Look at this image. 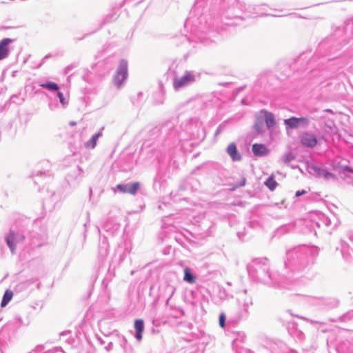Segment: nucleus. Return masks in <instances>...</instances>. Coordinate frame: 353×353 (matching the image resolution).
Wrapping results in <instances>:
<instances>
[{"instance_id": "obj_6", "label": "nucleus", "mask_w": 353, "mask_h": 353, "mask_svg": "<svg viewBox=\"0 0 353 353\" xmlns=\"http://www.w3.org/2000/svg\"><path fill=\"white\" fill-rule=\"evenodd\" d=\"M196 81V76L193 72L186 70L184 74L181 77H174L173 79L174 88H181L188 86Z\"/></svg>"}, {"instance_id": "obj_8", "label": "nucleus", "mask_w": 353, "mask_h": 353, "mask_svg": "<svg viewBox=\"0 0 353 353\" xmlns=\"http://www.w3.org/2000/svg\"><path fill=\"white\" fill-rule=\"evenodd\" d=\"M285 125L290 128H296L300 126H306L309 120L306 117H291L284 120Z\"/></svg>"}, {"instance_id": "obj_4", "label": "nucleus", "mask_w": 353, "mask_h": 353, "mask_svg": "<svg viewBox=\"0 0 353 353\" xmlns=\"http://www.w3.org/2000/svg\"><path fill=\"white\" fill-rule=\"evenodd\" d=\"M77 66V65L76 63H71L64 68L63 74L64 75H68L65 83H63L59 85L57 83L50 81H46L45 82L41 83L39 85L41 86V88H61V87L63 88H68L71 85V80L75 77L74 74H68Z\"/></svg>"}, {"instance_id": "obj_9", "label": "nucleus", "mask_w": 353, "mask_h": 353, "mask_svg": "<svg viewBox=\"0 0 353 353\" xmlns=\"http://www.w3.org/2000/svg\"><path fill=\"white\" fill-rule=\"evenodd\" d=\"M300 141L307 148H314L318 143L316 136L309 132H303L300 137Z\"/></svg>"}, {"instance_id": "obj_22", "label": "nucleus", "mask_w": 353, "mask_h": 353, "mask_svg": "<svg viewBox=\"0 0 353 353\" xmlns=\"http://www.w3.org/2000/svg\"><path fill=\"white\" fill-rule=\"evenodd\" d=\"M105 65L104 61H99L92 65V70L104 69Z\"/></svg>"}, {"instance_id": "obj_23", "label": "nucleus", "mask_w": 353, "mask_h": 353, "mask_svg": "<svg viewBox=\"0 0 353 353\" xmlns=\"http://www.w3.org/2000/svg\"><path fill=\"white\" fill-rule=\"evenodd\" d=\"M219 325L221 327H225V315L224 313H221L219 316Z\"/></svg>"}, {"instance_id": "obj_10", "label": "nucleus", "mask_w": 353, "mask_h": 353, "mask_svg": "<svg viewBox=\"0 0 353 353\" xmlns=\"http://www.w3.org/2000/svg\"><path fill=\"white\" fill-rule=\"evenodd\" d=\"M140 188L139 182H134L132 184H119L117 188L123 194H130L134 195Z\"/></svg>"}, {"instance_id": "obj_38", "label": "nucleus", "mask_w": 353, "mask_h": 353, "mask_svg": "<svg viewBox=\"0 0 353 353\" xmlns=\"http://www.w3.org/2000/svg\"><path fill=\"white\" fill-rule=\"evenodd\" d=\"M128 1V0H124V1H123V3H124L125 1Z\"/></svg>"}, {"instance_id": "obj_26", "label": "nucleus", "mask_w": 353, "mask_h": 353, "mask_svg": "<svg viewBox=\"0 0 353 353\" xmlns=\"http://www.w3.org/2000/svg\"><path fill=\"white\" fill-rule=\"evenodd\" d=\"M58 95H59V99H60V102H61L63 105L65 104V103H66V102H65V99L63 97V94H62V93L59 92V93H58Z\"/></svg>"}, {"instance_id": "obj_29", "label": "nucleus", "mask_w": 353, "mask_h": 353, "mask_svg": "<svg viewBox=\"0 0 353 353\" xmlns=\"http://www.w3.org/2000/svg\"><path fill=\"white\" fill-rule=\"evenodd\" d=\"M230 83L229 82H223V83H218V85H220V86H225L226 85L229 84Z\"/></svg>"}, {"instance_id": "obj_2", "label": "nucleus", "mask_w": 353, "mask_h": 353, "mask_svg": "<svg viewBox=\"0 0 353 353\" xmlns=\"http://www.w3.org/2000/svg\"><path fill=\"white\" fill-rule=\"evenodd\" d=\"M216 2L210 8L205 6L202 0L195 2L190 14L184 23L187 28L191 25L190 34H181V43H201L209 45L212 41L206 37L204 33L210 30L222 28L223 25L233 26L234 23L224 21V19L232 20L239 18L241 10L238 8L236 0H215Z\"/></svg>"}, {"instance_id": "obj_11", "label": "nucleus", "mask_w": 353, "mask_h": 353, "mask_svg": "<svg viewBox=\"0 0 353 353\" xmlns=\"http://www.w3.org/2000/svg\"><path fill=\"white\" fill-rule=\"evenodd\" d=\"M252 149L256 156H265L269 153V150L263 144L254 143Z\"/></svg>"}, {"instance_id": "obj_13", "label": "nucleus", "mask_w": 353, "mask_h": 353, "mask_svg": "<svg viewBox=\"0 0 353 353\" xmlns=\"http://www.w3.org/2000/svg\"><path fill=\"white\" fill-rule=\"evenodd\" d=\"M119 17V14L117 12L114 10H112L110 13L106 15V17L103 19V21L99 25V28L97 30H100L103 26L111 23L112 21H114Z\"/></svg>"}, {"instance_id": "obj_24", "label": "nucleus", "mask_w": 353, "mask_h": 353, "mask_svg": "<svg viewBox=\"0 0 353 353\" xmlns=\"http://www.w3.org/2000/svg\"><path fill=\"white\" fill-rule=\"evenodd\" d=\"M263 125L262 121H259L254 125L253 128L258 133H261L262 132Z\"/></svg>"}, {"instance_id": "obj_12", "label": "nucleus", "mask_w": 353, "mask_h": 353, "mask_svg": "<svg viewBox=\"0 0 353 353\" xmlns=\"http://www.w3.org/2000/svg\"><path fill=\"white\" fill-rule=\"evenodd\" d=\"M134 328L136 331V338L138 341L142 339V333L144 330V323L142 319H136L134 321Z\"/></svg>"}, {"instance_id": "obj_1", "label": "nucleus", "mask_w": 353, "mask_h": 353, "mask_svg": "<svg viewBox=\"0 0 353 353\" xmlns=\"http://www.w3.org/2000/svg\"><path fill=\"white\" fill-rule=\"evenodd\" d=\"M332 33L318 45L315 54L309 59H316L313 65L318 70L317 76L323 80L320 88H345L344 83L333 78L335 71L353 59V17L341 25L332 26Z\"/></svg>"}, {"instance_id": "obj_19", "label": "nucleus", "mask_w": 353, "mask_h": 353, "mask_svg": "<svg viewBox=\"0 0 353 353\" xmlns=\"http://www.w3.org/2000/svg\"><path fill=\"white\" fill-rule=\"evenodd\" d=\"M12 296H13V292L10 290H7L5 292V294L3 296L1 306L2 307H5L11 301V299H12Z\"/></svg>"}, {"instance_id": "obj_35", "label": "nucleus", "mask_w": 353, "mask_h": 353, "mask_svg": "<svg viewBox=\"0 0 353 353\" xmlns=\"http://www.w3.org/2000/svg\"><path fill=\"white\" fill-rule=\"evenodd\" d=\"M350 72L353 71V66L352 65L350 66Z\"/></svg>"}, {"instance_id": "obj_31", "label": "nucleus", "mask_w": 353, "mask_h": 353, "mask_svg": "<svg viewBox=\"0 0 353 353\" xmlns=\"http://www.w3.org/2000/svg\"><path fill=\"white\" fill-rule=\"evenodd\" d=\"M245 179H243L241 183H240V186H243L245 184Z\"/></svg>"}, {"instance_id": "obj_20", "label": "nucleus", "mask_w": 353, "mask_h": 353, "mask_svg": "<svg viewBox=\"0 0 353 353\" xmlns=\"http://www.w3.org/2000/svg\"><path fill=\"white\" fill-rule=\"evenodd\" d=\"M265 186L271 191L274 190L278 185L273 175L270 176L265 182Z\"/></svg>"}, {"instance_id": "obj_16", "label": "nucleus", "mask_w": 353, "mask_h": 353, "mask_svg": "<svg viewBox=\"0 0 353 353\" xmlns=\"http://www.w3.org/2000/svg\"><path fill=\"white\" fill-rule=\"evenodd\" d=\"M15 233L14 232H10L6 237V241L12 252H14L15 250Z\"/></svg>"}, {"instance_id": "obj_37", "label": "nucleus", "mask_w": 353, "mask_h": 353, "mask_svg": "<svg viewBox=\"0 0 353 353\" xmlns=\"http://www.w3.org/2000/svg\"><path fill=\"white\" fill-rule=\"evenodd\" d=\"M28 60V58L24 60V63H26Z\"/></svg>"}, {"instance_id": "obj_18", "label": "nucleus", "mask_w": 353, "mask_h": 353, "mask_svg": "<svg viewBox=\"0 0 353 353\" xmlns=\"http://www.w3.org/2000/svg\"><path fill=\"white\" fill-rule=\"evenodd\" d=\"M101 135V134L100 132H98L95 134H94L91 139L87 141L85 144V147L87 148H94L96 145H97V139H99V137Z\"/></svg>"}, {"instance_id": "obj_32", "label": "nucleus", "mask_w": 353, "mask_h": 353, "mask_svg": "<svg viewBox=\"0 0 353 353\" xmlns=\"http://www.w3.org/2000/svg\"><path fill=\"white\" fill-rule=\"evenodd\" d=\"M159 88H163L164 85L161 81H159Z\"/></svg>"}, {"instance_id": "obj_15", "label": "nucleus", "mask_w": 353, "mask_h": 353, "mask_svg": "<svg viewBox=\"0 0 353 353\" xmlns=\"http://www.w3.org/2000/svg\"><path fill=\"white\" fill-rule=\"evenodd\" d=\"M263 112L265 124L268 128H270L275 125L276 121L274 116L272 113L268 111H264Z\"/></svg>"}, {"instance_id": "obj_7", "label": "nucleus", "mask_w": 353, "mask_h": 353, "mask_svg": "<svg viewBox=\"0 0 353 353\" xmlns=\"http://www.w3.org/2000/svg\"><path fill=\"white\" fill-rule=\"evenodd\" d=\"M15 41L14 39L3 38L0 40V61L8 58L10 54V44Z\"/></svg>"}, {"instance_id": "obj_28", "label": "nucleus", "mask_w": 353, "mask_h": 353, "mask_svg": "<svg viewBox=\"0 0 353 353\" xmlns=\"http://www.w3.org/2000/svg\"><path fill=\"white\" fill-rule=\"evenodd\" d=\"M10 28H12V27L5 26H0V30H7V29H10Z\"/></svg>"}, {"instance_id": "obj_14", "label": "nucleus", "mask_w": 353, "mask_h": 353, "mask_svg": "<svg viewBox=\"0 0 353 353\" xmlns=\"http://www.w3.org/2000/svg\"><path fill=\"white\" fill-rule=\"evenodd\" d=\"M227 152L234 161L240 160L241 156L237 153L236 147L234 143H230L228 146Z\"/></svg>"}, {"instance_id": "obj_25", "label": "nucleus", "mask_w": 353, "mask_h": 353, "mask_svg": "<svg viewBox=\"0 0 353 353\" xmlns=\"http://www.w3.org/2000/svg\"><path fill=\"white\" fill-rule=\"evenodd\" d=\"M52 55L51 54H46L41 60V63L38 65L37 68H40L42 64L46 61V59H49L50 57H51Z\"/></svg>"}, {"instance_id": "obj_34", "label": "nucleus", "mask_w": 353, "mask_h": 353, "mask_svg": "<svg viewBox=\"0 0 353 353\" xmlns=\"http://www.w3.org/2000/svg\"><path fill=\"white\" fill-rule=\"evenodd\" d=\"M70 124L71 125H76V122L71 121V122L70 123Z\"/></svg>"}, {"instance_id": "obj_36", "label": "nucleus", "mask_w": 353, "mask_h": 353, "mask_svg": "<svg viewBox=\"0 0 353 353\" xmlns=\"http://www.w3.org/2000/svg\"><path fill=\"white\" fill-rule=\"evenodd\" d=\"M326 111H327V112H332V110H329V109L326 110Z\"/></svg>"}, {"instance_id": "obj_5", "label": "nucleus", "mask_w": 353, "mask_h": 353, "mask_svg": "<svg viewBox=\"0 0 353 353\" xmlns=\"http://www.w3.org/2000/svg\"><path fill=\"white\" fill-rule=\"evenodd\" d=\"M128 63L127 60L121 59L114 77V85L119 88L123 85L128 77Z\"/></svg>"}, {"instance_id": "obj_3", "label": "nucleus", "mask_w": 353, "mask_h": 353, "mask_svg": "<svg viewBox=\"0 0 353 353\" xmlns=\"http://www.w3.org/2000/svg\"><path fill=\"white\" fill-rule=\"evenodd\" d=\"M310 52H302L296 58L281 59L276 65L278 75L272 72L260 74L254 84L255 88H284L281 85L287 81L294 84L297 81H310L313 84H323L317 76V69L313 68L316 59H309Z\"/></svg>"}, {"instance_id": "obj_33", "label": "nucleus", "mask_w": 353, "mask_h": 353, "mask_svg": "<svg viewBox=\"0 0 353 353\" xmlns=\"http://www.w3.org/2000/svg\"><path fill=\"white\" fill-rule=\"evenodd\" d=\"M247 88V85H242L241 86H239L237 87L236 88H241V89H243V88Z\"/></svg>"}, {"instance_id": "obj_21", "label": "nucleus", "mask_w": 353, "mask_h": 353, "mask_svg": "<svg viewBox=\"0 0 353 353\" xmlns=\"http://www.w3.org/2000/svg\"><path fill=\"white\" fill-rule=\"evenodd\" d=\"M92 71L88 70L87 72L81 77V79H83L85 81L92 83Z\"/></svg>"}, {"instance_id": "obj_17", "label": "nucleus", "mask_w": 353, "mask_h": 353, "mask_svg": "<svg viewBox=\"0 0 353 353\" xmlns=\"http://www.w3.org/2000/svg\"><path fill=\"white\" fill-rule=\"evenodd\" d=\"M183 280L189 283H194L196 277L192 274L191 270L188 268L184 269Z\"/></svg>"}, {"instance_id": "obj_30", "label": "nucleus", "mask_w": 353, "mask_h": 353, "mask_svg": "<svg viewBox=\"0 0 353 353\" xmlns=\"http://www.w3.org/2000/svg\"><path fill=\"white\" fill-rule=\"evenodd\" d=\"M103 74H104V72H98V73H97V78H98L99 79H101V77L103 76Z\"/></svg>"}, {"instance_id": "obj_27", "label": "nucleus", "mask_w": 353, "mask_h": 353, "mask_svg": "<svg viewBox=\"0 0 353 353\" xmlns=\"http://www.w3.org/2000/svg\"><path fill=\"white\" fill-rule=\"evenodd\" d=\"M306 192L305 190H302V191H296V193H295V196H299L301 195H303L304 194H305Z\"/></svg>"}]
</instances>
